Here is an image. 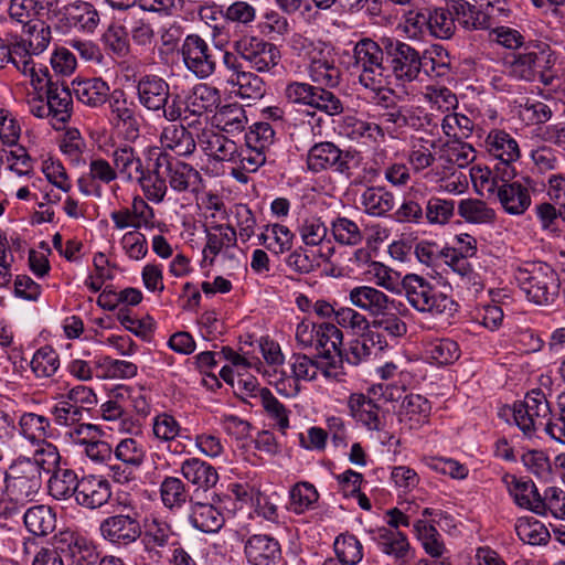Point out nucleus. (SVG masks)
Instances as JSON below:
<instances>
[{
	"label": "nucleus",
	"mask_w": 565,
	"mask_h": 565,
	"mask_svg": "<svg viewBox=\"0 0 565 565\" xmlns=\"http://www.w3.org/2000/svg\"><path fill=\"white\" fill-rule=\"evenodd\" d=\"M456 12L461 15L463 29L489 30L510 17L511 10L505 0H479V8L467 0H456Z\"/></svg>",
	"instance_id": "0eeeda50"
},
{
	"label": "nucleus",
	"mask_w": 565,
	"mask_h": 565,
	"mask_svg": "<svg viewBox=\"0 0 565 565\" xmlns=\"http://www.w3.org/2000/svg\"><path fill=\"white\" fill-rule=\"evenodd\" d=\"M425 354L433 364L448 365L459 359L460 349L451 339H436L426 344Z\"/></svg>",
	"instance_id": "bf43d9fd"
},
{
	"label": "nucleus",
	"mask_w": 565,
	"mask_h": 565,
	"mask_svg": "<svg viewBox=\"0 0 565 565\" xmlns=\"http://www.w3.org/2000/svg\"><path fill=\"white\" fill-rule=\"evenodd\" d=\"M17 431L32 445L45 441L52 435L50 418L33 412H23L17 420Z\"/></svg>",
	"instance_id": "4c0bfd02"
},
{
	"label": "nucleus",
	"mask_w": 565,
	"mask_h": 565,
	"mask_svg": "<svg viewBox=\"0 0 565 565\" xmlns=\"http://www.w3.org/2000/svg\"><path fill=\"white\" fill-rule=\"evenodd\" d=\"M213 120L216 127L227 134L241 132L247 125L246 111L243 106L237 103L218 107Z\"/></svg>",
	"instance_id": "603ef678"
},
{
	"label": "nucleus",
	"mask_w": 565,
	"mask_h": 565,
	"mask_svg": "<svg viewBox=\"0 0 565 565\" xmlns=\"http://www.w3.org/2000/svg\"><path fill=\"white\" fill-rule=\"evenodd\" d=\"M386 53L383 42L362 39L353 47V68L359 73V83L370 90H380L385 84Z\"/></svg>",
	"instance_id": "20e7f679"
},
{
	"label": "nucleus",
	"mask_w": 565,
	"mask_h": 565,
	"mask_svg": "<svg viewBox=\"0 0 565 565\" xmlns=\"http://www.w3.org/2000/svg\"><path fill=\"white\" fill-rule=\"evenodd\" d=\"M190 524L207 534L217 533L224 525L223 513L210 503L195 502L189 514Z\"/></svg>",
	"instance_id": "79ce46f5"
},
{
	"label": "nucleus",
	"mask_w": 565,
	"mask_h": 565,
	"mask_svg": "<svg viewBox=\"0 0 565 565\" xmlns=\"http://www.w3.org/2000/svg\"><path fill=\"white\" fill-rule=\"evenodd\" d=\"M206 233V244L203 249L204 259L210 256V264L214 262L224 248L234 247L237 242V232L232 224H214Z\"/></svg>",
	"instance_id": "37998d69"
},
{
	"label": "nucleus",
	"mask_w": 565,
	"mask_h": 565,
	"mask_svg": "<svg viewBox=\"0 0 565 565\" xmlns=\"http://www.w3.org/2000/svg\"><path fill=\"white\" fill-rule=\"evenodd\" d=\"M501 480L519 507L534 512V505L542 495L532 480L518 478L510 473H505Z\"/></svg>",
	"instance_id": "c03bdc74"
},
{
	"label": "nucleus",
	"mask_w": 565,
	"mask_h": 565,
	"mask_svg": "<svg viewBox=\"0 0 565 565\" xmlns=\"http://www.w3.org/2000/svg\"><path fill=\"white\" fill-rule=\"evenodd\" d=\"M512 415L516 426L527 437H532L539 429H543L554 440L565 444V420L562 411L557 417L552 418L551 405L541 388L526 393L523 401L515 402Z\"/></svg>",
	"instance_id": "f257e3e1"
},
{
	"label": "nucleus",
	"mask_w": 565,
	"mask_h": 565,
	"mask_svg": "<svg viewBox=\"0 0 565 565\" xmlns=\"http://www.w3.org/2000/svg\"><path fill=\"white\" fill-rule=\"evenodd\" d=\"M537 53L527 52L514 55L507 62V70L510 76L516 79L533 82L537 76L536 62Z\"/></svg>",
	"instance_id": "338daca9"
},
{
	"label": "nucleus",
	"mask_w": 565,
	"mask_h": 565,
	"mask_svg": "<svg viewBox=\"0 0 565 565\" xmlns=\"http://www.w3.org/2000/svg\"><path fill=\"white\" fill-rule=\"evenodd\" d=\"M99 23V11L92 2L73 0L61 8L55 26L63 33L74 30L83 34H94Z\"/></svg>",
	"instance_id": "9b49d317"
},
{
	"label": "nucleus",
	"mask_w": 565,
	"mask_h": 565,
	"mask_svg": "<svg viewBox=\"0 0 565 565\" xmlns=\"http://www.w3.org/2000/svg\"><path fill=\"white\" fill-rule=\"evenodd\" d=\"M15 67L24 76L30 77V84L33 87L31 94H44L51 84H55L50 76L49 70L45 66L36 67L32 58H19Z\"/></svg>",
	"instance_id": "e2e57ef3"
},
{
	"label": "nucleus",
	"mask_w": 565,
	"mask_h": 565,
	"mask_svg": "<svg viewBox=\"0 0 565 565\" xmlns=\"http://www.w3.org/2000/svg\"><path fill=\"white\" fill-rule=\"evenodd\" d=\"M334 130L339 136L356 142H377L384 140L383 128L355 115H344L334 121Z\"/></svg>",
	"instance_id": "4be33fe9"
},
{
	"label": "nucleus",
	"mask_w": 565,
	"mask_h": 565,
	"mask_svg": "<svg viewBox=\"0 0 565 565\" xmlns=\"http://www.w3.org/2000/svg\"><path fill=\"white\" fill-rule=\"evenodd\" d=\"M267 416L275 422L278 430L285 435L289 428L290 411L271 393L270 390L259 392L257 402Z\"/></svg>",
	"instance_id": "4d7b16f0"
},
{
	"label": "nucleus",
	"mask_w": 565,
	"mask_h": 565,
	"mask_svg": "<svg viewBox=\"0 0 565 565\" xmlns=\"http://www.w3.org/2000/svg\"><path fill=\"white\" fill-rule=\"evenodd\" d=\"M26 530L35 536H45L54 531L56 516L50 507L34 505L23 514Z\"/></svg>",
	"instance_id": "de8ad7c7"
},
{
	"label": "nucleus",
	"mask_w": 565,
	"mask_h": 565,
	"mask_svg": "<svg viewBox=\"0 0 565 565\" xmlns=\"http://www.w3.org/2000/svg\"><path fill=\"white\" fill-rule=\"evenodd\" d=\"M44 96L52 113V126L60 129V126L65 125L71 118L72 93L64 83L56 81L49 86Z\"/></svg>",
	"instance_id": "473e14b6"
},
{
	"label": "nucleus",
	"mask_w": 565,
	"mask_h": 565,
	"mask_svg": "<svg viewBox=\"0 0 565 565\" xmlns=\"http://www.w3.org/2000/svg\"><path fill=\"white\" fill-rule=\"evenodd\" d=\"M518 537L531 545H541L547 543L551 537L545 525L532 516L519 518L515 523Z\"/></svg>",
	"instance_id": "680f3d73"
},
{
	"label": "nucleus",
	"mask_w": 565,
	"mask_h": 565,
	"mask_svg": "<svg viewBox=\"0 0 565 565\" xmlns=\"http://www.w3.org/2000/svg\"><path fill=\"white\" fill-rule=\"evenodd\" d=\"M111 161L117 178H121L125 182H136L145 171L142 161L136 150L127 145L113 151Z\"/></svg>",
	"instance_id": "a19ab883"
},
{
	"label": "nucleus",
	"mask_w": 565,
	"mask_h": 565,
	"mask_svg": "<svg viewBox=\"0 0 565 565\" xmlns=\"http://www.w3.org/2000/svg\"><path fill=\"white\" fill-rule=\"evenodd\" d=\"M355 153L343 151L330 141L315 143L307 153V168L313 173L332 170L345 177L351 175Z\"/></svg>",
	"instance_id": "f8f14e48"
},
{
	"label": "nucleus",
	"mask_w": 565,
	"mask_h": 565,
	"mask_svg": "<svg viewBox=\"0 0 565 565\" xmlns=\"http://www.w3.org/2000/svg\"><path fill=\"white\" fill-rule=\"evenodd\" d=\"M182 61L199 79L211 77L217 68V57L210 44L199 34H188L181 45Z\"/></svg>",
	"instance_id": "9d476101"
},
{
	"label": "nucleus",
	"mask_w": 565,
	"mask_h": 565,
	"mask_svg": "<svg viewBox=\"0 0 565 565\" xmlns=\"http://www.w3.org/2000/svg\"><path fill=\"white\" fill-rule=\"evenodd\" d=\"M402 292L408 305L419 313L438 317L454 310L455 301L417 274H407L402 278Z\"/></svg>",
	"instance_id": "7ed1b4c3"
},
{
	"label": "nucleus",
	"mask_w": 565,
	"mask_h": 565,
	"mask_svg": "<svg viewBox=\"0 0 565 565\" xmlns=\"http://www.w3.org/2000/svg\"><path fill=\"white\" fill-rule=\"evenodd\" d=\"M66 371L77 381L89 382L102 372V356H93L89 351H84L67 362Z\"/></svg>",
	"instance_id": "5fc2aeb1"
},
{
	"label": "nucleus",
	"mask_w": 565,
	"mask_h": 565,
	"mask_svg": "<svg viewBox=\"0 0 565 565\" xmlns=\"http://www.w3.org/2000/svg\"><path fill=\"white\" fill-rule=\"evenodd\" d=\"M180 472L196 490L207 491L218 481L216 469L209 462L191 457L182 461Z\"/></svg>",
	"instance_id": "7c9ffc66"
},
{
	"label": "nucleus",
	"mask_w": 565,
	"mask_h": 565,
	"mask_svg": "<svg viewBox=\"0 0 565 565\" xmlns=\"http://www.w3.org/2000/svg\"><path fill=\"white\" fill-rule=\"evenodd\" d=\"M458 214L471 224H491L495 221V211L479 199H463L458 204Z\"/></svg>",
	"instance_id": "13d9d810"
},
{
	"label": "nucleus",
	"mask_w": 565,
	"mask_h": 565,
	"mask_svg": "<svg viewBox=\"0 0 565 565\" xmlns=\"http://www.w3.org/2000/svg\"><path fill=\"white\" fill-rule=\"evenodd\" d=\"M235 52L258 73H274L281 60L278 46L258 36L244 35L233 44Z\"/></svg>",
	"instance_id": "1a4fd4ad"
},
{
	"label": "nucleus",
	"mask_w": 565,
	"mask_h": 565,
	"mask_svg": "<svg viewBox=\"0 0 565 565\" xmlns=\"http://www.w3.org/2000/svg\"><path fill=\"white\" fill-rule=\"evenodd\" d=\"M521 290L536 305L546 306L559 294L557 273L546 263H534L521 269L518 275Z\"/></svg>",
	"instance_id": "423d86ee"
},
{
	"label": "nucleus",
	"mask_w": 565,
	"mask_h": 565,
	"mask_svg": "<svg viewBox=\"0 0 565 565\" xmlns=\"http://www.w3.org/2000/svg\"><path fill=\"white\" fill-rule=\"evenodd\" d=\"M199 142L204 153L215 161L233 164L237 158L238 146L222 134L203 131Z\"/></svg>",
	"instance_id": "c9c22d12"
},
{
	"label": "nucleus",
	"mask_w": 565,
	"mask_h": 565,
	"mask_svg": "<svg viewBox=\"0 0 565 565\" xmlns=\"http://www.w3.org/2000/svg\"><path fill=\"white\" fill-rule=\"evenodd\" d=\"M248 565H287L280 542L269 534H252L244 542Z\"/></svg>",
	"instance_id": "a211bd4d"
},
{
	"label": "nucleus",
	"mask_w": 565,
	"mask_h": 565,
	"mask_svg": "<svg viewBox=\"0 0 565 565\" xmlns=\"http://www.w3.org/2000/svg\"><path fill=\"white\" fill-rule=\"evenodd\" d=\"M79 482L74 470L57 468L49 479V493L56 500L75 498Z\"/></svg>",
	"instance_id": "8fccbe9b"
},
{
	"label": "nucleus",
	"mask_w": 565,
	"mask_h": 565,
	"mask_svg": "<svg viewBox=\"0 0 565 565\" xmlns=\"http://www.w3.org/2000/svg\"><path fill=\"white\" fill-rule=\"evenodd\" d=\"M109 108L111 121L116 127H124L128 132L137 134L139 122L136 115V106L132 102H128L126 94L121 89H115L110 93Z\"/></svg>",
	"instance_id": "e433bc0d"
},
{
	"label": "nucleus",
	"mask_w": 565,
	"mask_h": 565,
	"mask_svg": "<svg viewBox=\"0 0 565 565\" xmlns=\"http://www.w3.org/2000/svg\"><path fill=\"white\" fill-rule=\"evenodd\" d=\"M348 299L352 306L369 312L373 319L381 313H385L386 309H393L395 303V300L382 290L366 285L350 289Z\"/></svg>",
	"instance_id": "393cba45"
},
{
	"label": "nucleus",
	"mask_w": 565,
	"mask_h": 565,
	"mask_svg": "<svg viewBox=\"0 0 565 565\" xmlns=\"http://www.w3.org/2000/svg\"><path fill=\"white\" fill-rule=\"evenodd\" d=\"M374 540L379 550L392 558L394 564L405 561L406 556H412V553H415L407 535L398 530L381 527L377 530Z\"/></svg>",
	"instance_id": "c85d7f7f"
},
{
	"label": "nucleus",
	"mask_w": 565,
	"mask_h": 565,
	"mask_svg": "<svg viewBox=\"0 0 565 565\" xmlns=\"http://www.w3.org/2000/svg\"><path fill=\"white\" fill-rule=\"evenodd\" d=\"M54 542L62 556L70 557L77 565H93L98 559L96 545L76 532H60Z\"/></svg>",
	"instance_id": "aec40b11"
},
{
	"label": "nucleus",
	"mask_w": 565,
	"mask_h": 565,
	"mask_svg": "<svg viewBox=\"0 0 565 565\" xmlns=\"http://www.w3.org/2000/svg\"><path fill=\"white\" fill-rule=\"evenodd\" d=\"M502 182L495 181L488 188V192L495 194L502 209L510 215H522L531 205V194L526 185L520 181H512L513 179L505 180L503 177Z\"/></svg>",
	"instance_id": "6ab92c4d"
},
{
	"label": "nucleus",
	"mask_w": 565,
	"mask_h": 565,
	"mask_svg": "<svg viewBox=\"0 0 565 565\" xmlns=\"http://www.w3.org/2000/svg\"><path fill=\"white\" fill-rule=\"evenodd\" d=\"M360 209L370 216H385L395 206V196L384 186H369L360 195Z\"/></svg>",
	"instance_id": "ea45409f"
},
{
	"label": "nucleus",
	"mask_w": 565,
	"mask_h": 565,
	"mask_svg": "<svg viewBox=\"0 0 565 565\" xmlns=\"http://www.w3.org/2000/svg\"><path fill=\"white\" fill-rule=\"evenodd\" d=\"M484 148L490 158L498 161V174L513 179L516 174L514 163L521 156L514 137L501 129H492L484 139Z\"/></svg>",
	"instance_id": "4468645a"
},
{
	"label": "nucleus",
	"mask_w": 565,
	"mask_h": 565,
	"mask_svg": "<svg viewBox=\"0 0 565 565\" xmlns=\"http://www.w3.org/2000/svg\"><path fill=\"white\" fill-rule=\"evenodd\" d=\"M100 536L116 547H127L141 536L139 514L131 510L104 519L99 524Z\"/></svg>",
	"instance_id": "2eb2a0df"
},
{
	"label": "nucleus",
	"mask_w": 565,
	"mask_h": 565,
	"mask_svg": "<svg viewBox=\"0 0 565 565\" xmlns=\"http://www.w3.org/2000/svg\"><path fill=\"white\" fill-rule=\"evenodd\" d=\"M319 492L307 481L296 483L289 491V510L302 514L317 508Z\"/></svg>",
	"instance_id": "6e6d98bb"
},
{
	"label": "nucleus",
	"mask_w": 565,
	"mask_h": 565,
	"mask_svg": "<svg viewBox=\"0 0 565 565\" xmlns=\"http://www.w3.org/2000/svg\"><path fill=\"white\" fill-rule=\"evenodd\" d=\"M534 513L565 520V492L555 487H548L540 501L534 505Z\"/></svg>",
	"instance_id": "69168bd1"
},
{
	"label": "nucleus",
	"mask_w": 565,
	"mask_h": 565,
	"mask_svg": "<svg viewBox=\"0 0 565 565\" xmlns=\"http://www.w3.org/2000/svg\"><path fill=\"white\" fill-rule=\"evenodd\" d=\"M221 104V92L209 84L195 85L183 100V113L202 116L205 113L217 110Z\"/></svg>",
	"instance_id": "2f4dec72"
},
{
	"label": "nucleus",
	"mask_w": 565,
	"mask_h": 565,
	"mask_svg": "<svg viewBox=\"0 0 565 565\" xmlns=\"http://www.w3.org/2000/svg\"><path fill=\"white\" fill-rule=\"evenodd\" d=\"M113 456L119 462L139 469L146 460L147 449L141 440L126 437L118 441Z\"/></svg>",
	"instance_id": "864d4df0"
},
{
	"label": "nucleus",
	"mask_w": 565,
	"mask_h": 565,
	"mask_svg": "<svg viewBox=\"0 0 565 565\" xmlns=\"http://www.w3.org/2000/svg\"><path fill=\"white\" fill-rule=\"evenodd\" d=\"M429 4H415L402 17V30L409 39L418 40L428 35Z\"/></svg>",
	"instance_id": "49530a36"
},
{
	"label": "nucleus",
	"mask_w": 565,
	"mask_h": 565,
	"mask_svg": "<svg viewBox=\"0 0 565 565\" xmlns=\"http://www.w3.org/2000/svg\"><path fill=\"white\" fill-rule=\"evenodd\" d=\"M162 150H170L180 157H189L196 149L193 134L183 125H168L160 135Z\"/></svg>",
	"instance_id": "72a5a7b5"
},
{
	"label": "nucleus",
	"mask_w": 565,
	"mask_h": 565,
	"mask_svg": "<svg viewBox=\"0 0 565 565\" xmlns=\"http://www.w3.org/2000/svg\"><path fill=\"white\" fill-rule=\"evenodd\" d=\"M308 73L311 81L324 87H337L341 82V70L335 64L332 49L326 43L312 45L309 53Z\"/></svg>",
	"instance_id": "f3484780"
},
{
	"label": "nucleus",
	"mask_w": 565,
	"mask_h": 565,
	"mask_svg": "<svg viewBox=\"0 0 565 565\" xmlns=\"http://www.w3.org/2000/svg\"><path fill=\"white\" fill-rule=\"evenodd\" d=\"M317 334L315 349L319 352V358L327 362L323 376L328 380H339L342 375L340 367L343 333L335 324L323 322L319 323Z\"/></svg>",
	"instance_id": "ddd939ff"
},
{
	"label": "nucleus",
	"mask_w": 565,
	"mask_h": 565,
	"mask_svg": "<svg viewBox=\"0 0 565 565\" xmlns=\"http://www.w3.org/2000/svg\"><path fill=\"white\" fill-rule=\"evenodd\" d=\"M334 551L342 564L356 565L363 558V545L352 534H341L335 539Z\"/></svg>",
	"instance_id": "774afa93"
},
{
	"label": "nucleus",
	"mask_w": 565,
	"mask_h": 565,
	"mask_svg": "<svg viewBox=\"0 0 565 565\" xmlns=\"http://www.w3.org/2000/svg\"><path fill=\"white\" fill-rule=\"evenodd\" d=\"M430 409V403L426 397L419 394H408L402 401L397 418L403 428L417 429L427 422Z\"/></svg>",
	"instance_id": "c756f323"
},
{
	"label": "nucleus",
	"mask_w": 565,
	"mask_h": 565,
	"mask_svg": "<svg viewBox=\"0 0 565 565\" xmlns=\"http://www.w3.org/2000/svg\"><path fill=\"white\" fill-rule=\"evenodd\" d=\"M375 397L367 392L352 393L348 398V408L352 418L371 433H380L384 428V417Z\"/></svg>",
	"instance_id": "412c9836"
},
{
	"label": "nucleus",
	"mask_w": 565,
	"mask_h": 565,
	"mask_svg": "<svg viewBox=\"0 0 565 565\" xmlns=\"http://www.w3.org/2000/svg\"><path fill=\"white\" fill-rule=\"evenodd\" d=\"M36 448L32 457L20 456L19 458L25 463L35 467V472H53L56 470L61 460L58 449L47 440L35 444Z\"/></svg>",
	"instance_id": "3c124183"
},
{
	"label": "nucleus",
	"mask_w": 565,
	"mask_h": 565,
	"mask_svg": "<svg viewBox=\"0 0 565 565\" xmlns=\"http://www.w3.org/2000/svg\"><path fill=\"white\" fill-rule=\"evenodd\" d=\"M385 347L387 343L382 340V334L379 331L370 330L352 339L348 347L342 349V363L345 361L351 365H359L369 361L372 355H376Z\"/></svg>",
	"instance_id": "b1692460"
},
{
	"label": "nucleus",
	"mask_w": 565,
	"mask_h": 565,
	"mask_svg": "<svg viewBox=\"0 0 565 565\" xmlns=\"http://www.w3.org/2000/svg\"><path fill=\"white\" fill-rule=\"evenodd\" d=\"M114 164L100 157L89 160L88 172L77 180L79 191L85 195H102V185H110L117 180Z\"/></svg>",
	"instance_id": "5701e85b"
},
{
	"label": "nucleus",
	"mask_w": 565,
	"mask_h": 565,
	"mask_svg": "<svg viewBox=\"0 0 565 565\" xmlns=\"http://www.w3.org/2000/svg\"><path fill=\"white\" fill-rule=\"evenodd\" d=\"M52 40L51 26L41 20H29L21 25V34L15 30L13 54L19 58H32L44 52Z\"/></svg>",
	"instance_id": "dca6fc26"
},
{
	"label": "nucleus",
	"mask_w": 565,
	"mask_h": 565,
	"mask_svg": "<svg viewBox=\"0 0 565 565\" xmlns=\"http://www.w3.org/2000/svg\"><path fill=\"white\" fill-rule=\"evenodd\" d=\"M456 0H446L445 6L429 4L430 18L428 22V35L437 39H450L456 32V21L463 28L461 15H459L455 6Z\"/></svg>",
	"instance_id": "a878e982"
},
{
	"label": "nucleus",
	"mask_w": 565,
	"mask_h": 565,
	"mask_svg": "<svg viewBox=\"0 0 565 565\" xmlns=\"http://www.w3.org/2000/svg\"><path fill=\"white\" fill-rule=\"evenodd\" d=\"M167 178L170 188L179 193L190 192L198 193L202 189L201 173L191 164L175 160L170 167Z\"/></svg>",
	"instance_id": "f704fd0d"
},
{
	"label": "nucleus",
	"mask_w": 565,
	"mask_h": 565,
	"mask_svg": "<svg viewBox=\"0 0 565 565\" xmlns=\"http://www.w3.org/2000/svg\"><path fill=\"white\" fill-rule=\"evenodd\" d=\"M413 532L423 550L433 558H441L448 552L441 534L427 520L418 519L413 522Z\"/></svg>",
	"instance_id": "a18cd8bd"
},
{
	"label": "nucleus",
	"mask_w": 565,
	"mask_h": 565,
	"mask_svg": "<svg viewBox=\"0 0 565 565\" xmlns=\"http://www.w3.org/2000/svg\"><path fill=\"white\" fill-rule=\"evenodd\" d=\"M139 104L147 110L161 115L166 120L175 122L183 115V99L171 92L170 84L161 76L147 74L139 77L136 85Z\"/></svg>",
	"instance_id": "f03ea898"
},
{
	"label": "nucleus",
	"mask_w": 565,
	"mask_h": 565,
	"mask_svg": "<svg viewBox=\"0 0 565 565\" xmlns=\"http://www.w3.org/2000/svg\"><path fill=\"white\" fill-rule=\"evenodd\" d=\"M3 481L8 498L24 505L38 495L42 486V476L35 472V467L18 457L4 472Z\"/></svg>",
	"instance_id": "6e6552de"
},
{
	"label": "nucleus",
	"mask_w": 565,
	"mask_h": 565,
	"mask_svg": "<svg viewBox=\"0 0 565 565\" xmlns=\"http://www.w3.org/2000/svg\"><path fill=\"white\" fill-rule=\"evenodd\" d=\"M299 234L306 246H319V257L327 262L334 253L331 241L327 239L328 226L317 216H310L299 225Z\"/></svg>",
	"instance_id": "cd10ccee"
},
{
	"label": "nucleus",
	"mask_w": 565,
	"mask_h": 565,
	"mask_svg": "<svg viewBox=\"0 0 565 565\" xmlns=\"http://www.w3.org/2000/svg\"><path fill=\"white\" fill-rule=\"evenodd\" d=\"M268 154L246 146L244 149H237V158L232 167L231 174L239 182H247V177L244 172H256L267 161Z\"/></svg>",
	"instance_id": "09e8293b"
},
{
	"label": "nucleus",
	"mask_w": 565,
	"mask_h": 565,
	"mask_svg": "<svg viewBox=\"0 0 565 565\" xmlns=\"http://www.w3.org/2000/svg\"><path fill=\"white\" fill-rule=\"evenodd\" d=\"M73 93L78 102L89 107L104 105L110 95V87L100 77L73 82Z\"/></svg>",
	"instance_id": "58836bf2"
},
{
	"label": "nucleus",
	"mask_w": 565,
	"mask_h": 565,
	"mask_svg": "<svg viewBox=\"0 0 565 565\" xmlns=\"http://www.w3.org/2000/svg\"><path fill=\"white\" fill-rule=\"evenodd\" d=\"M330 230L335 242L345 246H356L363 241V233L354 221L337 216L331 221Z\"/></svg>",
	"instance_id": "0e129e2a"
},
{
	"label": "nucleus",
	"mask_w": 565,
	"mask_h": 565,
	"mask_svg": "<svg viewBox=\"0 0 565 565\" xmlns=\"http://www.w3.org/2000/svg\"><path fill=\"white\" fill-rule=\"evenodd\" d=\"M30 365L35 377L47 379L60 369V355L51 345H43L34 352Z\"/></svg>",
	"instance_id": "052dcab7"
},
{
	"label": "nucleus",
	"mask_w": 565,
	"mask_h": 565,
	"mask_svg": "<svg viewBox=\"0 0 565 565\" xmlns=\"http://www.w3.org/2000/svg\"><path fill=\"white\" fill-rule=\"evenodd\" d=\"M111 497L109 482L102 477L86 476L81 479L75 501L86 509H97L108 502Z\"/></svg>",
	"instance_id": "bb28decb"
},
{
	"label": "nucleus",
	"mask_w": 565,
	"mask_h": 565,
	"mask_svg": "<svg viewBox=\"0 0 565 565\" xmlns=\"http://www.w3.org/2000/svg\"><path fill=\"white\" fill-rule=\"evenodd\" d=\"M385 47V74L394 76L402 84L417 79L420 70L428 72V62L422 61L419 52L412 45L396 39H383Z\"/></svg>",
	"instance_id": "39448f33"
}]
</instances>
